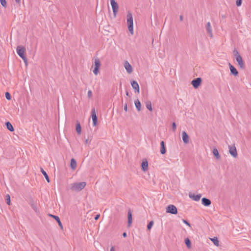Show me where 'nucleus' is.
Returning a JSON list of instances; mask_svg holds the SVG:
<instances>
[{"mask_svg":"<svg viewBox=\"0 0 251 251\" xmlns=\"http://www.w3.org/2000/svg\"><path fill=\"white\" fill-rule=\"evenodd\" d=\"M176 124L175 122H173L172 123V129L174 131H176Z\"/></svg>","mask_w":251,"mask_h":251,"instance_id":"c9c22d12","label":"nucleus"},{"mask_svg":"<svg viewBox=\"0 0 251 251\" xmlns=\"http://www.w3.org/2000/svg\"><path fill=\"white\" fill-rule=\"evenodd\" d=\"M100 216V214H98V215H97L95 216V220H97L99 218Z\"/></svg>","mask_w":251,"mask_h":251,"instance_id":"ea45409f","label":"nucleus"},{"mask_svg":"<svg viewBox=\"0 0 251 251\" xmlns=\"http://www.w3.org/2000/svg\"><path fill=\"white\" fill-rule=\"evenodd\" d=\"M5 200L8 205H10L11 203L10 196L9 194H7L5 196Z\"/></svg>","mask_w":251,"mask_h":251,"instance_id":"c756f323","label":"nucleus"},{"mask_svg":"<svg viewBox=\"0 0 251 251\" xmlns=\"http://www.w3.org/2000/svg\"><path fill=\"white\" fill-rule=\"evenodd\" d=\"M124 110L126 111H127V104H126L124 106Z\"/></svg>","mask_w":251,"mask_h":251,"instance_id":"79ce46f5","label":"nucleus"},{"mask_svg":"<svg viewBox=\"0 0 251 251\" xmlns=\"http://www.w3.org/2000/svg\"><path fill=\"white\" fill-rule=\"evenodd\" d=\"M229 69L230 70L231 74L235 76H236L238 74V72L236 69L230 63H229Z\"/></svg>","mask_w":251,"mask_h":251,"instance_id":"4468645a","label":"nucleus"},{"mask_svg":"<svg viewBox=\"0 0 251 251\" xmlns=\"http://www.w3.org/2000/svg\"><path fill=\"white\" fill-rule=\"evenodd\" d=\"M213 242V244L216 246L217 247L219 246V241L216 237H214L213 238L210 239Z\"/></svg>","mask_w":251,"mask_h":251,"instance_id":"a878e982","label":"nucleus"},{"mask_svg":"<svg viewBox=\"0 0 251 251\" xmlns=\"http://www.w3.org/2000/svg\"><path fill=\"white\" fill-rule=\"evenodd\" d=\"M142 169L144 171H146L148 169V163L147 160L144 161L142 162Z\"/></svg>","mask_w":251,"mask_h":251,"instance_id":"6ab92c4d","label":"nucleus"},{"mask_svg":"<svg viewBox=\"0 0 251 251\" xmlns=\"http://www.w3.org/2000/svg\"><path fill=\"white\" fill-rule=\"evenodd\" d=\"M0 2L2 6H3L4 7H6V1L5 0H0Z\"/></svg>","mask_w":251,"mask_h":251,"instance_id":"72a5a7b5","label":"nucleus"},{"mask_svg":"<svg viewBox=\"0 0 251 251\" xmlns=\"http://www.w3.org/2000/svg\"><path fill=\"white\" fill-rule=\"evenodd\" d=\"M135 105L138 111H140L141 109V104L138 99L135 101Z\"/></svg>","mask_w":251,"mask_h":251,"instance_id":"5701e85b","label":"nucleus"},{"mask_svg":"<svg viewBox=\"0 0 251 251\" xmlns=\"http://www.w3.org/2000/svg\"><path fill=\"white\" fill-rule=\"evenodd\" d=\"M41 172L42 173V174L44 175L45 177L46 178V179L48 181V182H50V178L49 177L47 174V173L43 170V168H41Z\"/></svg>","mask_w":251,"mask_h":251,"instance_id":"bb28decb","label":"nucleus"},{"mask_svg":"<svg viewBox=\"0 0 251 251\" xmlns=\"http://www.w3.org/2000/svg\"><path fill=\"white\" fill-rule=\"evenodd\" d=\"M85 143L86 144H90V142L89 141L88 139H87L85 140Z\"/></svg>","mask_w":251,"mask_h":251,"instance_id":"a19ab883","label":"nucleus"},{"mask_svg":"<svg viewBox=\"0 0 251 251\" xmlns=\"http://www.w3.org/2000/svg\"><path fill=\"white\" fill-rule=\"evenodd\" d=\"M229 151L231 155L233 157L236 158L238 156L236 148L234 145L233 146H229Z\"/></svg>","mask_w":251,"mask_h":251,"instance_id":"0eeeda50","label":"nucleus"},{"mask_svg":"<svg viewBox=\"0 0 251 251\" xmlns=\"http://www.w3.org/2000/svg\"><path fill=\"white\" fill-rule=\"evenodd\" d=\"M127 24L129 32L133 34V20L132 13L128 12L127 14Z\"/></svg>","mask_w":251,"mask_h":251,"instance_id":"7ed1b4c3","label":"nucleus"},{"mask_svg":"<svg viewBox=\"0 0 251 251\" xmlns=\"http://www.w3.org/2000/svg\"><path fill=\"white\" fill-rule=\"evenodd\" d=\"M128 226H130L132 219V213L130 210H129L128 211Z\"/></svg>","mask_w":251,"mask_h":251,"instance_id":"aec40b11","label":"nucleus"},{"mask_svg":"<svg viewBox=\"0 0 251 251\" xmlns=\"http://www.w3.org/2000/svg\"><path fill=\"white\" fill-rule=\"evenodd\" d=\"M182 221H183V222L184 224H185L186 225H187V226H191V225H190V223H189L188 222H187L186 220H184V219H183V220H182Z\"/></svg>","mask_w":251,"mask_h":251,"instance_id":"58836bf2","label":"nucleus"},{"mask_svg":"<svg viewBox=\"0 0 251 251\" xmlns=\"http://www.w3.org/2000/svg\"><path fill=\"white\" fill-rule=\"evenodd\" d=\"M201 203L204 206H209L211 204V201L209 199L206 198H203L201 199Z\"/></svg>","mask_w":251,"mask_h":251,"instance_id":"2eb2a0df","label":"nucleus"},{"mask_svg":"<svg viewBox=\"0 0 251 251\" xmlns=\"http://www.w3.org/2000/svg\"><path fill=\"white\" fill-rule=\"evenodd\" d=\"M123 236L124 237H126V236H127L126 233V232H124L123 234Z\"/></svg>","mask_w":251,"mask_h":251,"instance_id":"c03bdc74","label":"nucleus"},{"mask_svg":"<svg viewBox=\"0 0 251 251\" xmlns=\"http://www.w3.org/2000/svg\"><path fill=\"white\" fill-rule=\"evenodd\" d=\"M91 116L93 121V125L94 126H96L98 122V119L96 115V113L95 111V109L93 108L91 111Z\"/></svg>","mask_w":251,"mask_h":251,"instance_id":"9d476101","label":"nucleus"},{"mask_svg":"<svg viewBox=\"0 0 251 251\" xmlns=\"http://www.w3.org/2000/svg\"><path fill=\"white\" fill-rule=\"evenodd\" d=\"M189 196L191 199H192L194 201H198L200 200V199L201 197V194L195 195V194H189Z\"/></svg>","mask_w":251,"mask_h":251,"instance_id":"ddd939ff","label":"nucleus"},{"mask_svg":"<svg viewBox=\"0 0 251 251\" xmlns=\"http://www.w3.org/2000/svg\"><path fill=\"white\" fill-rule=\"evenodd\" d=\"M146 106L147 109H148L150 111H152V106L151 102L150 101H148L146 103Z\"/></svg>","mask_w":251,"mask_h":251,"instance_id":"c85d7f7f","label":"nucleus"},{"mask_svg":"<svg viewBox=\"0 0 251 251\" xmlns=\"http://www.w3.org/2000/svg\"><path fill=\"white\" fill-rule=\"evenodd\" d=\"M50 217H53L56 221H57V222L58 223V225L59 226V227L61 228V229H63V225L60 220V219L59 218L58 216H55V215H51V214H50L49 215Z\"/></svg>","mask_w":251,"mask_h":251,"instance_id":"a211bd4d","label":"nucleus"},{"mask_svg":"<svg viewBox=\"0 0 251 251\" xmlns=\"http://www.w3.org/2000/svg\"><path fill=\"white\" fill-rule=\"evenodd\" d=\"M182 136L183 142L185 144H187L189 141V137L185 131H182Z\"/></svg>","mask_w":251,"mask_h":251,"instance_id":"f8f14e48","label":"nucleus"},{"mask_svg":"<svg viewBox=\"0 0 251 251\" xmlns=\"http://www.w3.org/2000/svg\"><path fill=\"white\" fill-rule=\"evenodd\" d=\"M88 97L90 98L92 97V92L91 90H89L88 92Z\"/></svg>","mask_w":251,"mask_h":251,"instance_id":"4c0bfd02","label":"nucleus"},{"mask_svg":"<svg viewBox=\"0 0 251 251\" xmlns=\"http://www.w3.org/2000/svg\"><path fill=\"white\" fill-rule=\"evenodd\" d=\"M17 54L23 59L25 65H27V59L25 55V47L21 46H19L17 47Z\"/></svg>","mask_w":251,"mask_h":251,"instance_id":"f03ea898","label":"nucleus"},{"mask_svg":"<svg viewBox=\"0 0 251 251\" xmlns=\"http://www.w3.org/2000/svg\"><path fill=\"white\" fill-rule=\"evenodd\" d=\"M179 19H180V21H183V16H182V15H180V16H179Z\"/></svg>","mask_w":251,"mask_h":251,"instance_id":"37998d69","label":"nucleus"},{"mask_svg":"<svg viewBox=\"0 0 251 251\" xmlns=\"http://www.w3.org/2000/svg\"><path fill=\"white\" fill-rule=\"evenodd\" d=\"M76 131L78 134H80L81 132V126L79 123H77L76 125Z\"/></svg>","mask_w":251,"mask_h":251,"instance_id":"cd10ccee","label":"nucleus"},{"mask_svg":"<svg viewBox=\"0 0 251 251\" xmlns=\"http://www.w3.org/2000/svg\"><path fill=\"white\" fill-rule=\"evenodd\" d=\"M153 224V221H151L147 225V228L148 230H150Z\"/></svg>","mask_w":251,"mask_h":251,"instance_id":"473e14b6","label":"nucleus"},{"mask_svg":"<svg viewBox=\"0 0 251 251\" xmlns=\"http://www.w3.org/2000/svg\"><path fill=\"white\" fill-rule=\"evenodd\" d=\"M5 97L8 100H10L11 99V95L9 92L5 93Z\"/></svg>","mask_w":251,"mask_h":251,"instance_id":"f704fd0d","label":"nucleus"},{"mask_svg":"<svg viewBox=\"0 0 251 251\" xmlns=\"http://www.w3.org/2000/svg\"><path fill=\"white\" fill-rule=\"evenodd\" d=\"M71 167L73 170L75 169L76 167V162L74 158H72L71 160Z\"/></svg>","mask_w":251,"mask_h":251,"instance_id":"b1692460","label":"nucleus"},{"mask_svg":"<svg viewBox=\"0 0 251 251\" xmlns=\"http://www.w3.org/2000/svg\"><path fill=\"white\" fill-rule=\"evenodd\" d=\"M160 153L164 154L166 152V149L165 147V143L164 141H161L160 143Z\"/></svg>","mask_w":251,"mask_h":251,"instance_id":"412c9836","label":"nucleus"},{"mask_svg":"<svg viewBox=\"0 0 251 251\" xmlns=\"http://www.w3.org/2000/svg\"><path fill=\"white\" fill-rule=\"evenodd\" d=\"M110 0V3L112 6L113 12V15L114 17L115 18L117 16V13L119 10V6L118 3L115 1V0Z\"/></svg>","mask_w":251,"mask_h":251,"instance_id":"20e7f679","label":"nucleus"},{"mask_svg":"<svg viewBox=\"0 0 251 251\" xmlns=\"http://www.w3.org/2000/svg\"><path fill=\"white\" fill-rule=\"evenodd\" d=\"M110 251H115V249L114 247H112L110 249Z\"/></svg>","mask_w":251,"mask_h":251,"instance_id":"a18cd8bd","label":"nucleus"},{"mask_svg":"<svg viewBox=\"0 0 251 251\" xmlns=\"http://www.w3.org/2000/svg\"><path fill=\"white\" fill-rule=\"evenodd\" d=\"M185 243L187 247L188 248H191V242H190V240L188 238H187L186 239H185Z\"/></svg>","mask_w":251,"mask_h":251,"instance_id":"2f4dec72","label":"nucleus"},{"mask_svg":"<svg viewBox=\"0 0 251 251\" xmlns=\"http://www.w3.org/2000/svg\"><path fill=\"white\" fill-rule=\"evenodd\" d=\"M131 86L132 87V88L133 89H134L135 90H136L137 92L138 93H139V86L138 84V83L137 82V81H135V80H133L131 83Z\"/></svg>","mask_w":251,"mask_h":251,"instance_id":"f3484780","label":"nucleus"},{"mask_svg":"<svg viewBox=\"0 0 251 251\" xmlns=\"http://www.w3.org/2000/svg\"><path fill=\"white\" fill-rule=\"evenodd\" d=\"M15 1L17 3H20L21 2V0H15Z\"/></svg>","mask_w":251,"mask_h":251,"instance_id":"49530a36","label":"nucleus"},{"mask_svg":"<svg viewBox=\"0 0 251 251\" xmlns=\"http://www.w3.org/2000/svg\"><path fill=\"white\" fill-rule=\"evenodd\" d=\"M100 66V62L98 58L95 60V68L93 73L95 75H97L99 73V68Z\"/></svg>","mask_w":251,"mask_h":251,"instance_id":"423d86ee","label":"nucleus"},{"mask_svg":"<svg viewBox=\"0 0 251 251\" xmlns=\"http://www.w3.org/2000/svg\"><path fill=\"white\" fill-rule=\"evenodd\" d=\"M205 28L207 33L209 34L210 38H213L212 29L211 26V24L209 22L207 23L205 25Z\"/></svg>","mask_w":251,"mask_h":251,"instance_id":"1a4fd4ad","label":"nucleus"},{"mask_svg":"<svg viewBox=\"0 0 251 251\" xmlns=\"http://www.w3.org/2000/svg\"><path fill=\"white\" fill-rule=\"evenodd\" d=\"M242 1V0H236V5L237 6H240L241 5Z\"/></svg>","mask_w":251,"mask_h":251,"instance_id":"e433bc0d","label":"nucleus"},{"mask_svg":"<svg viewBox=\"0 0 251 251\" xmlns=\"http://www.w3.org/2000/svg\"><path fill=\"white\" fill-rule=\"evenodd\" d=\"M201 79L200 77H198L193 79L191 83L193 85L194 88L196 89L201 85Z\"/></svg>","mask_w":251,"mask_h":251,"instance_id":"6e6552de","label":"nucleus"},{"mask_svg":"<svg viewBox=\"0 0 251 251\" xmlns=\"http://www.w3.org/2000/svg\"><path fill=\"white\" fill-rule=\"evenodd\" d=\"M86 186L85 182L73 183L70 185V189L72 191L78 192L83 189Z\"/></svg>","mask_w":251,"mask_h":251,"instance_id":"f257e3e1","label":"nucleus"},{"mask_svg":"<svg viewBox=\"0 0 251 251\" xmlns=\"http://www.w3.org/2000/svg\"><path fill=\"white\" fill-rule=\"evenodd\" d=\"M7 128L10 131H13L14 129L11 124L9 122H7L5 123Z\"/></svg>","mask_w":251,"mask_h":251,"instance_id":"393cba45","label":"nucleus"},{"mask_svg":"<svg viewBox=\"0 0 251 251\" xmlns=\"http://www.w3.org/2000/svg\"><path fill=\"white\" fill-rule=\"evenodd\" d=\"M166 212L173 214H176L177 213L176 207L172 204L169 205L166 209Z\"/></svg>","mask_w":251,"mask_h":251,"instance_id":"39448f33","label":"nucleus"},{"mask_svg":"<svg viewBox=\"0 0 251 251\" xmlns=\"http://www.w3.org/2000/svg\"><path fill=\"white\" fill-rule=\"evenodd\" d=\"M126 95L127 96H128V92L127 91L126 92Z\"/></svg>","mask_w":251,"mask_h":251,"instance_id":"de8ad7c7","label":"nucleus"},{"mask_svg":"<svg viewBox=\"0 0 251 251\" xmlns=\"http://www.w3.org/2000/svg\"><path fill=\"white\" fill-rule=\"evenodd\" d=\"M236 60L238 62V64L239 66L240 67V68H241L242 69H244L245 68V64L242 57H237Z\"/></svg>","mask_w":251,"mask_h":251,"instance_id":"dca6fc26","label":"nucleus"},{"mask_svg":"<svg viewBox=\"0 0 251 251\" xmlns=\"http://www.w3.org/2000/svg\"><path fill=\"white\" fill-rule=\"evenodd\" d=\"M212 152L217 159H219L220 158L221 156L219 153L218 150L216 148L213 149Z\"/></svg>","mask_w":251,"mask_h":251,"instance_id":"4be33fe9","label":"nucleus"},{"mask_svg":"<svg viewBox=\"0 0 251 251\" xmlns=\"http://www.w3.org/2000/svg\"><path fill=\"white\" fill-rule=\"evenodd\" d=\"M124 66L128 73L130 74L132 72V67L128 61L125 62Z\"/></svg>","mask_w":251,"mask_h":251,"instance_id":"9b49d317","label":"nucleus"},{"mask_svg":"<svg viewBox=\"0 0 251 251\" xmlns=\"http://www.w3.org/2000/svg\"><path fill=\"white\" fill-rule=\"evenodd\" d=\"M233 54H234V55L235 56L236 59L237 58V57H241V55H240L239 53L238 52V51L236 49H235L233 50Z\"/></svg>","mask_w":251,"mask_h":251,"instance_id":"7c9ffc66","label":"nucleus"}]
</instances>
